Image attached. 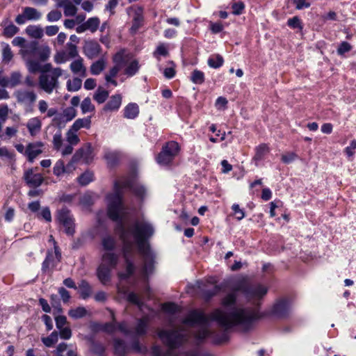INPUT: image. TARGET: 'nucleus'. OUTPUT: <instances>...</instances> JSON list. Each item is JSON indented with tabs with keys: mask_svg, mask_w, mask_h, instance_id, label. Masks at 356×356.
<instances>
[{
	"mask_svg": "<svg viewBox=\"0 0 356 356\" xmlns=\"http://www.w3.org/2000/svg\"><path fill=\"white\" fill-rule=\"evenodd\" d=\"M231 290L232 292L221 300L226 311L216 309L210 314V317L225 330L234 326L248 330L260 318L259 312L256 307H236V293L241 292L248 300H259L267 293L268 289L260 284H250L247 278L241 277L232 282Z\"/></svg>",
	"mask_w": 356,
	"mask_h": 356,
	"instance_id": "obj_1",
	"label": "nucleus"
},
{
	"mask_svg": "<svg viewBox=\"0 0 356 356\" xmlns=\"http://www.w3.org/2000/svg\"><path fill=\"white\" fill-rule=\"evenodd\" d=\"M111 195H106V210L99 211L97 215V234L102 238L99 248L101 261L97 269V276L104 285L109 284L111 280V236L108 229V226L111 221Z\"/></svg>",
	"mask_w": 356,
	"mask_h": 356,
	"instance_id": "obj_2",
	"label": "nucleus"
},
{
	"mask_svg": "<svg viewBox=\"0 0 356 356\" xmlns=\"http://www.w3.org/2000/svg\"><path fill=\"white\" fill-rule=\"evenodd\" d=\"M158 337L168 349L164 351L161 346H154L151 348L152 356H195L191 350L177 352V349L188 340L185 332L176 329L161 330L158 332Z\"/></svg>",
	"mask_w": 356,
	"mask_h": 356,
	"instance_id": "obj_3",
	"label": "nucleus"
},
{
	"mask_svg": "<svg viewBox=\"0 0 356 356\" xmlns=\"http://www.w3.org/2000/svg\"><path fill=\"white\" fill-rule=\"evenodd\" d=\"M154 234L153 225L147 221H136L132 230V236L137 244L139 253L144 259L143 273L147 276L153 270V254L147 241Z\"/></svg>",
	"mask_w": 356,
	"mask_h": 356,
	"instance_id": "obj_4",
	"label": "nucleus"
},
{
	"mask_svg": "<svg viewBox=\"0 0 356 356\" xmlns=\"http://www.w3.org/2000/svg\"><path fill=\"white\" fill-rule=\"evenodd\" d=\"M123 196L124 195L122 193L117 191L113 193V222H118L116 232L120 234L122 240L126 243L129 234L132 235L134 225L129 229L126 227V223L130 218L131 209L125 205Z\"/></svg>",
	"mask_w": 356,
	"mask_h": 356,
	"instance_id": "obj_5",
	"label": "nucleus"
},
{
	"mask_svg": "<svg viewBox=\"0 0 356 356\" xmlns=\"http://www.w3.org/2000/svg\"><path fill=\"white\" fill-rule=\"evenodd\" d=\"M115 191L122 193L126 189H129L131 193L143 202L147 195L146 187L138 181V177L136 172L122 176L114 183Z\"/></svg>",
	"mask_w": 356,
	"mask_h": 356,
	"instance_id": "obj_6",
	"label": "nucleus"
},
{
	"mask_svg": "<svg viewBox=\"0 0 356 356\" xmlns=\"http://www.w3.org/2000/svg\"><path fill=\"white\" fill-rule=\"evenodd\" d=\"M182 323L189 325L197 324L201 325L198 331L194 334L197 342L201 343L211 334L205 327L209 323V318L202 311L193 309L189 312L186 317L182 320Z\"/></svg>",
	"mask_w": 356,
	"mask_h": 356,
	"instance_id": "obj_7",
	"label": "nucleus"
},
{
	"mask_svg": "<svg viewBox=\"0 0 356 356\" xmlns=\"http://www.w3.org/2000/svg\"><path fill=\"white\" fill-rule=\"evenodd\" d=\"M63 74L60 67L54 68L47 73H41L38 79L39 88L47 94H51L59 86L58 78Z\"/></svg>",
	"mask_w": 356,
	"mask_h": 356,
	"instance_id": "obj_8",
	"label": "nucleus"
},
{
	"mask_svg": "<svg viewBox=\"0 0 356 356\" xmlns=\"http://www.w3.org/2000/svg\"><path fill=\"white\" fill-rule=\"evenodd\" d=\"M180 146L176 141L167 142L161 149V151L156 156V161L161 165H169L175 158L179 154Z\"/></svg>",
	"mask_w": 356,
	"mask_h": 356,
	"instance_id": "obj_9",
	"label": "nucleus"
},
{
	"mask_svg": "<svg viewBox=\"0 0 356 356\" xmlns=\"http://www.w3.org/2000/svg\"><path fill=\"white\" fill-rule=\"evenodd\" d=\"M44 144L42 141L29 143L26 147L22 144H16V150L23 154L29 163H33L35 159L43 152Z\"/></svg>",
	"mask_w": 356,
	"mask_h": 356,
	"instance_id": "obj_10",
	"label": "nucleus"
},
{
	"mask_svg": "<svg viewBox=\"0 0 356 356\" xmlns=\"http://www.w3.org/2000/svg\"><path fill=\"white\" fill-rule=\"evenodd\" d=\"M56 220L61 225L65 233L68 236H73L75 233V222L73 215L67 207H63L57 211Z\"/></svg>",
	"mask_w": 356,
	"mask_h": 356,
	"instance_id": "obj_11",
	"label": "nucleus"
},
{
	"mask_svg": "<svg viewBox=\"0 0 356 356\" xmlns=\"http://www.w3.org/2000/svg\"><path fill=\"white\" fill-rule=\"evenodd\" d=\"M14 95L17 102L24 106L26 113L33 111V106L38 98L37 94L34 90L30 89H19L15 92Z\"/></svg>",
	"mask_w": 356,
	"mask_h": 356,
	"instance_id": "obj_12",
	"label": "nucleus"
},
{
	"mask_svg": "<svg viewBox=\"0 0 356 356\" xmlns=\"http://www.w3.org/2000/svg\"><path fill=\"white\" fill-rule=\"evenodd\" d=\"M149 326V319L147 317L139 318L136 321V325L131 330L127 331L123 325H120V329L126 334L130 333L134 337L143 336L147 333Z\"/></svg>",
	"mask_w": 356,
	"mask_h": 356,
	"instance_id": "obj_13",
	"label": "nucleus"
},
{
	"mask_svg": "<svg viewBox=\"0 0 356 356\" xmlns=\"http://www.w3.org/2000/svg\"><path fill=\"white\" fill-rule=\"evenodd\" d=\"M93 148L90 143L79 149L74 154V160H79L85 163H90L94 158Z\"/></svg>",
	"mask_w": 356,
	"mask_h": 356,
	"instance_id": "obj_14",
	"label": "nucleus"
},
{
	"mask_svg": "<svg viewBox=\"0 0 356 356\" xmlns=\"http://www.w3.org/2000/svg\"><path fill=\"white\" fill-rule=\"evenodd\" d=\"M291 305L289 300L286 298L280 300L274 305L272 314L277 317H286L291 311Z\"/></svg>",
	"mask_w": 356,
	"mask_h": 356,
	"instance_id": "obj_15",
	"label": "nucleus"
},
{
	"mask_svg": "<svg viewBox=\"0 0 356 356\" xmlns=\"http://www.w3.org/2000/svg\"><path fill=\"white\" fill-rule=\"evenodd\" d=\"M130 60L129 54L124 49L120 50L113 57V61L116 64V66L113 67V77L118 72L120 69L128 63Z\"/></svg>",
	"mask_w": 356,
	"mask_h": 356,
	"instance_id": "obj_16",
	"label": "nucleus"
},
{
	"mask_svg": "<svg viewBox=\"0 0 356 356\" xmlns=\"http://www.w3.org/2000/svg\"><path fill=\"white\" fill-rule=\"evenodd\" d=\"M24 179L30 187H39L43 182L44 178L40 173H34L32 169L24 172Z\"/></svg>",
	"mask_w": 356,
	"mask_h": 356,
	"instance_id": "obj_17",
	"label": "nucleus"
},
{
	"mask_svg": "<svg viewBox=\"0 0 356 356\" xmlns=\"http://www.w3.org/2000/svg\"><path fill=\"white\" fill-rule=\"evenodd\" d=\"M83 49L86 56L92 59L99 54L100 45L95 40H88L85 42Z\"/></svg>",
	"mask_w": 356,
	"mask_h": 356,
	"instance_id": "obj_18",
	"label": "nucleus"
},
{
	"mask_svg": "<svg viewBox=\"0 0 356 356\" xmlns=\"http://www.w3.org/2000/svg\"><path fill=\"white\" fill-rule=\"evenodd\" d=\"M40 47L36 41H32L26 44L24 49L21 50V54L23 58H34L37 57Z\"/></svg>",
	"mask_w": 356,
	"mask_h": 356,
	"instance_id": "obj_19",
	"label": "nucleus"
},
{
	"mask_svg": "<svg viewBox=\"0 0 356 356\" xmlns=\"http://www.w3.org/2000/svg\"><path fill=\"white\" fill-rule=\"evenodd\" d=\"M42 121L39 117L30 118L26 122V128L32 137L37 136L42 129Z\"/></svg>",
	"mask_w": 356,
	"mask_h": 356,
	"instance_id": "obj_20",
	"label": "nucleus"
},
{
	"mask_svg": "<svg viewBox=\"0 0 356 356\" xmlns=\"http://www.w3.org/2000/svg\"><path fill=\"white\" fill-rule=\"evenodd\" d=\"M98 195L92 191L85 193L80 198L79 203L85 209H89L93 205Z\"/></svg>",
	"mask_w": 356,
	"mask_h": 356,
	"instance_id": "obj_21",
	"label": "nucleus"
},
{
	"mask_svg": "<svg viewBox=\"0 0 356 356\" xmlns=\"http://www.w3.org/2000/svg\"><path fill=\"white\" fill-rule=\"evenodd\" d=\"M74 59V60L70 65L71 71L74 74H79L81 76H86V68L83 65V59L81 56Z\"/></svg>",
	"mask_w": 356,
	"mask_h": 356,
	"instance_id": "obj_22",
	"label": "nucleus"
},
{
	"mask_svg": "<svg viewBox=\"0 0 356 356\" xmlns=\"http://www.w3.org/2000/svg\"><path fill=\"white\" fill-rule=\"evenodd\" d=\"M79 292L80 297L83 300H86L90 298L92 294V287L86 280H82L79 283Z\"/></svg>",
	"mask_w": 356,
	"mask_h": 356,
	"instance_id": "obj_23",
	"label": "nucleus"
},
{
	"mask_svg": "<svg viewBox=\"0 0 356 356\" xmlns=\"http://www.w3.org/2000/svg\"><path fill=\"white\" fill-rule=\"evenodd\" d=\"M143 10L141 7L137 8L134 11L133 24L130 29L132 33H135L142 26L143 22Z\"/></svg>",
	"mask_w": 356,
	"mask_h": 356,
	"instance_id": "obj_24",
	"label": "nucleus"
},
{
	"mask_svg": "<svg viewBox=\"0 0 356 356\" xmlns=\"http://www.w3.org/2000/svg\"><path fill=\"white\" fill-rule=\"evenodd\" d=\"M90 330L94 333L97 332H111V323H100L97 322L92 321L89 325Z\"/></svg>",
	"mask_w": 356,
	"mask_h": 356,
	"instance_id": "obj_25",
	"label": "nucleus"
},
{
	"mask_svg": "<svg viewBox=\"0 0 356 356\" xmlns=\"http://www.w3.org/2000/svg\"><path fill=\"white\" fill-rule=\"evenodd\" d=\"M38 108L40 114L46 113V118H51L56 113V108H49L47 102L44 99H40L38 102Z\"/></svg>",
	"mask_w": 356,
	"mask_h": 356,
	"instance_id": "obj_26",
	"label": "nucleus"
},
{
	"mask_svg": "<svg viewBox=\"0 0 356 356\" xmlns=\"http://www.w3.org/2000/svg\"><path fill=\"white\" fill-rule=\"evenodd\" d=\"M58 6L63 8L65 16H74L77 12V8L70 0H61Z\"/></svg>",
	"mask_w": 356,
	"mask_h": 356,
	"instance_id": "obj_27",
	"label": "nucleus"
},
{
	"mask_svg": "<svg viewBox=\"0 0 356 356\" xmlns=\"http://www.w3.org/2000/svg\"><path fill=\"white\" fill-rule=\"evenodd\" d=\"M139 114V107L136 103L128 104L124 109V117L127 119H135Z\"/></svg>",
	"mask_w": 356,
	"mask_h": 356,
	"instance_id": "obj_28",
	"label": "nucleus"
},
{
	"mask_svg": "<svg viewBox=\"0 0 356 356\" xmlns=\"http://www.w3.org/2000/svg\"><path fill=\"white\" fill-rule=\"evenodd\" d=\"M269 148L266 144H261L255 148V154L253 157L254 161L256 162V165H258V162L263 160L265 156L268 153Z\"/></svg>",
	"mask_w": 356,
	"mask_h": 356,
	"instance_id": "obj_29",
	"label": "nucleus"
},
{
	"mask_svg": "<svg viewBox=\"0 0 356 356\" xmlns=\"http://www.w3.org/2000/svg\"><path fill=\"white\" fill-rule=\"evenodd\" d=\"M56 265V264L54 261L52 252L48 250L47 256L42 264V271L44 273H49L50 269L54 268Z\"/></svg>",
	"mask_w": 356,
	"mask_h": 356,
	"instance_id": "obj_30",
	"label": "nucleus"
},
{
	"mask_svg": "<svg viewBox=\"0 0 356 356\" xmlns=\"http://www.w3.org/2000/svg\"><path fill=\"white\" fill-rule=\"evenodd\" d=\"M91 126V118L86 117L83 118H78L74 121L73 124L71 126L74 130H76L77 131L82 129H90Z\"/></svg>",
	"mask_w": 356,
	"mask_h": 356,
	"instance_id": "obj_31",
	"label": "nucleus"
},
{
	"mask_svg": "<svg viewBox=\"0 0 356 356\" xmlns=\"http://www.w3.org/2000/svg\"><path fill=\"white\" fill-rule=\"evenodd\" d=\"M95 179L94 173L90 170H86L77 177L79 185L86 186Z\"/></svg>",
	"mask_w": 356,
	"mask_h": 356,
	"instance_id": "obj_32",
	"label": "nucleus"
},
{
	"mask_svg": "<svg viewBox=\"0 0 356 356\" xmlns=\"http://www.w3.org/2000/svg\"><path fill=\"white\" fill-rule=\"evenodd\" d=\"M88 312L86 307L80 306L76 308L70 309L68 311V315L73 319H79L86 316Z\"/></svg>",
	"mask_w": 356,
	"mask_h": 356,
	"instance_id": "obj_33",
	"label": "nucleus"
},
{
	"mask_svg": "<svg viewBox=\"0 0 356 356\" xmlns=\"http://www.w3.org/2000/svg\"><path fill=\"white\" fill-rule=\"evenodd\" d=\"M113 348L117 356H123L127 352L126 345L122 340L113 339Z\"/></svg>",
	"mask_w": 356,
	"mask_h": 356,
	"instance_id": "obj_34",
	"label": "nucleus"
},
{
	"mask_svg": "<svg viewBox=\"0 0 356 356\" xmlns=\"http://www.w3.org/2000/svg\"><path fill=\"white\" fill-rule=\"evenodd\" d=\"M24 60L26 62V65L29 72L34 74L41 71V65L40 61L31 58H24Z\"/></svg>",
	"mask_w": 356,
	"mask_h": 356,
	"instance_id": "obj_35",
	"label": "nucleus"
},
{
	"mask_svg": "<svg viewBox=\"0 0 356 356\" xmlns=\"http://www.w3.org/2000/svg\"><path fill=\"white\" fill-rule=\"evenodd\" d=\"M24 10L29 21H36L40 19L42 17V13L35 8L25 7Z\"/></svg>",
	"mask_w": 356,
	"mask_h": 356,
	"instance_id": "obj_36",
	"label": "nucleus"
},
{
	"mask_svg": "<svg viewBox=\"0 0 356 356\" xmlns=\"http://www.w3.org/2000/svg\"><path fill=\"white\" fill-rule=\"evenodd\" d=\"M223 58L219 54L210 56L207 60L208 65L213 69L219 68L223 65Z\"/></svg>",
	"mask_w": 356,
	"mask_h": 356,
	"instance_id": "obj_37",
	"label": "nucleus"
},
{
	"mask_svg": "<svg viewBox=\"0 0 356 356\" xmlns=\"http://www.w3.org/2000/svg\"><path fill=\"white\" fill-rule=\"evenodd\" d=\"M51 118L52 124L56 126L59 129V130L65 127L66 123L67 122V121H65V119L63 114L58 113V108H56V113Z\"/></svg>",
	"mask_w": 356,
	"mask_h": 356,
	"instance_id": "obj_38",
	"label": "nucleus"
},
{
	"mask_svg": "<svg viewBox=\"0 0 356 356\" xmlns=\"http://www.w3.org/2000/svg\"><path fill=\"white\" fill-rule=\"evenodd\" d=\"M108 92L102 87H99L94 94L93 99L98 103H104L108 97Z\"/></svg>",
	"mask_w": 356,
	"mask_h": 356,
	"instance_id": "obj_39",
	"label": "nucleus"
},
{
	"mask_svg": "<svg viewBox=\"0 0 356 356\" xmlns=\"http://www.w3.org/2000/svg\"><path fill=\"white\" fill-rule=\"evenodd\" d=\"M126 272L119 273V277L120 280H124L129 278L131 275H133L135 270V266L134 264L128 259L126 258Z\"/></svg>",
	"mask_w": 356,
	"mask_h": 356,
	"instance_id": "obj_40",
	"label": "nucleus"
},
{
	"mask_svg": "<svg viewBox=\"0 0 356 356\" xmlns=\"http://www.w3.org/2000/svg\"><path fill=\"white\" fill-rule=\"evenodd\" d=\"M140 65L137 60H133L127 66L124 70V74L128 76H133L139 70Z\"/></svg>",
	"mask_w": 356,
	"mask_h": 356,
	"instance_id": "obj_41",
	"label": "nucleus"
},
{
	"mask_svg": "<svg viewBox=\"0 0 356 356\" xmlns=\"http://www.w3.org/2000/svg\"><path fill=\"white\" fill-rule=\"evenodd\" d=\"M58 339V334L56 331L52 332L50 335L47 337H42V341L47 347L53 346Z\"/></svg>",
	"mask_w": 356,
	"mask_h": 356,
	"instance_id": "obj_42",
	"label": "nucleus"
},
{
	"mask_svg": "<svg viewBox=\"0 0 356 356\" xmlns=\"http://www.w3.org/2000/svg\"><path fill=\"white\" fill-rule=\"evenodd\" d=\"M76 132V130H74L73 128L70 127L66 133V140L68 143L76 145L79 143L80 139Z\"/></svg>",
	"mask_w": 356,
	"mask_h": 356,
	"instance_id": "obj_43",
	"label": "nucleus"
},
{
	"mask_svg": "<svg viewBox=\"0 0 356 356\" xmlns=\"http://www.w3.org/2000/svg\"><path fill=\"white\" fill-rule=\"evenodd\" d=\"M204 74L199 70H194L191 76V81L195 84H202L204 82Z\"/></svg>",
	"mask_w": 356,
	"mask_h": 356,
	"instance_id": "obj_44",
	"label": "nucleus"
},
{
	"mask_svg": "<svg viewBox=\"0 0 356 356\" xmlns=\"http://www.w3.org/2000/svg\"><path fill=\"white\" fill-rule=\"evenodd\" d=\"M221 290V287L219 285H215L211 289H204L202 291V297L206 301H209L214 296L218 294Z\"/></svg>",
	"mask_w": 356,
	"mask_h": 356,
	"instance_id": "obj_45",
	"label": "nucleus"
},
{
	"mask_svg": "<svg viewBox=\"0 0 356 356\" xmlns=\"http://www.w3.org/2000/svg\"><path fill=\"white\" fill-rule=\"evenodd\" d=\"M22 74L19 72H13L10 77L8 78V86L14 88L21 83Z\"/></svg>",
	"mask_w": 356,
	"mask_h": 356,
	"instance_id": "obj_46",
	"label": "nucleus"
},
{
	"mask_svg": "<svg viewBox=\"0 0 356 356\" xmlns=\"http://www.w3.org/2000/svg\"><path fill=\"white\" fill-rule=\"evenodd\" d=\"M82 85V81L79 78H74L72 80H68L67 82V88L69 91H77L79 90Z\"/></svg>",
	"mask_w": 356,
	"mask_h": 356,
	"instance_id": "obj_47",
	"label": "nucleus"
},
{
	"mask_svg": "<svg viewBox=\"0 0 356 356\" xmlns=\"http://www.w3.org/2000/svg\"><path fill=\"white\" fill-rule=\"evenodd\" d=\"M26 32L28 35L35 38H40L43 35L42 29L36 26L31 25L27 26Z\"/></svg>",
	"mask_w": 356,
	"mask_h": 356,
	"instance_id": "obj_48",
	"label": "nucleus"
},
{
	"mask_svg": "<svg viewBox=\"0 0 356 356\" xmlns=\"http://www.w3.org/2000/svg\"><path fill=\"white\" fill-rule=\"evenodd\" d=\"M54 59L57 64H62L66 63L67 61L72 58H70V56H68L67 52H66L65 50H62L58 51L54 55Z\"/></svg>",
	"mask_w": 356,
	"mask_h": 356,
	"instance_id": "obj_49",
	"label": "nucleus"
},
{
	"mask_svg": "<svg viewBox=\"0 0 356 356\" xmlns=\"http://www.w3.org/2000/svg\"><path fill=\"white\" fill-rule=\"evenodd\" d=\"M65 169L64 161L61 159H59L56 162L53 168V173L56 177H60L64 174H66Z\"/></svg>",
	"mask_w": 356,
	"mask_h": 356,
	"instance_id": "obj_50",
	"label": "nucleus"
},
{
	"mask_svg": "<svg viewBox=\"0 0 356 356\" xmlns=\"http://www.w3.org/2000/svg\"><path fill=\"white\" fill-rule=\"evenodd\" d=\"M105 65L102 60H99L90 66V72L94 75L99 74L104 69Z\"/></svg>",
	"mask_w": 356,
	"mask_h": 356,
	"instance_id": "obj_51",
	"label": "nucleus"
},
{
	"mask_svg": "<svg viewBox=\"0 0 356 356\" xmlns=\"http://www.w3.org/2000/svg\"><path fill=\"white\" fill-rule=\"evenodd\" d=\"M85 25L88 30H90L92 33L95 32L99 25V19L98 17H90L86 22Z\"/></svg>",
	"mask_w": 356,
	"mask_h": 356,
	"instance_id": "obj_52",
	"label": "nucleus"
},
{
	"mask_svg": "<svg viewBox=\"0 0 356 356\" xmlns=\"http://www.w3.org/2000/svg\"><path fill=\"white\" fill-rule=\"evenodd\" d=\"M81 109L82 113L85 114L88 112H92L95 110V106L91 103L90 97H86L81 104Z\"/></svg>",
	"mask_w": 356,
	"mask_h": 356,
	"instance_id": "obj_53",
	"label": "nucleus"
},
{
	"mask_svg": "<svg viewBox=\"0 0 356 356\" xmlns=\"http://www.w3.org/2000/svg\"><path fill=\"white\" fill-rule=\"evenodd\" d=\"M54 149L58 151L61 149L63 145L62 133L60 130L57 131L53 136Z\"/></svg>",
	"mask_w": 356,
	"mask_h": 356,
	"instance_id": "obj_54",
	"label": "nucleus"
},
{
	"mask_svg": "<svg viewBox=\"0 0 356 356\" xmlns=\"http://www.w3.org/2000/svg\"><path fill=\"white\" fill-rule=\"evenodd\" d=\"M66 52H67L70 58L72 59L79 57L77 46L72 42H67L66 44Z\"/></svg>",
	"mask_w": 356,
	"mask_h": 356,
	"instance_id": "obj_55",
	"label": "nucleus"
},
{
	"mask_svg": "<svg viewBox=\"0 0 356 356\" xmlns=\"http://www.w3.org/2000/svg\"><path fill=\"white\" fill-rule=\"evenodd\" d=\"M65 121L67 122L72 120L76 115V111L74 107H67L62 113Z\"/></svg>",
	"mask_w": 356,
	"mask_h": 356,
	"instance_id": "obj_56",
	"label": "nucleus"
},
{
	"mask_svg": "<svg viewBox=\"0 0 356 356\" xmlns=\"http://www.w3.org/2000/svg\"><path fill=\"white\" fill-rule=\"evenodd\" d=\"M18 31L19 29L13 23H10L4 28L3 35H5L7 38H11L14 35H15Z\"/></svg>",
	"mask_w": 356,
	"mask_h": 356,
	"instance_id": "obj_57",
	"label": "nucleus"
},
{
	"mask_svg": "<svg viewBox=\"0 0 356 356\" xmlns=\"http://www.w3.org/2000/svg\"><path fill=\"white\" fill-rule=\"evenodd\" d=\"M287 25L291 29H298L302 30L303 28L300 19L298 16L289 18L287 21Z\"/></svg>",
	"mask_w": 356,
	"mask_h": 356,
	"instance_id": "obj_58",
	"label": "nucleus"
},
{
	"mask_svg": "<svg viewBox=\"0 0 356 356\" xmlns=\"http://www.w3.org/2000/svg\"><path fill=\"white\" fill-rule=\"evenodd\" d=\"M127 300L129 302L136 305L140 309H142L143 302L136 293H129L127 296Z\"/></svg>",
	"mask_w": 356,
	"mask_h": 356,
	"instance_id": "obj_59",
	"label": "nucleus"
},
{
	"mask_svg": "<svg viewBox=\"0 0 356 356\" xmlns=\"http://www.w3.org/2000/svg\"><path fill=\"white\" fill-rule=\"evenodd\" d=\"M352 49V46L346 41L341 42L338 48H337V54L339 56H343L344 54L350 51Z\"/></svg>",
	"mask_w": 356,
	"mask_h": 356,
	"instance_id": "obj_60",
	"label": "nucleus"
},
{
	"mask_svg": "<svg viewBox=\"0 0 356 356\" xmlns=\"http://www.w3.org/2000/svg\"><path fill=\"white\" fill-rule=\"evenodd\" d=\"M2 56L3 61L6 63H8L13 58V55L9 44H5L3 45Z\"/></svg>",
	"mask_w": 356,
	"mask_h": 356,
	"instance_id": "obj_61",
	"label": "nucleus"
},
{
	"mask_svg": "<svg viewBox=\"0 0 356 356\" xmlns=\"http://www.w3.org/2000/svg\"><path fill=\"white\" fill-rule=\"evenodd\" d=\"M50 56V49L48 47H43L40 48L37 57L39 58L40 61H45Z\"/></svg>",
	"mask_w": 356,
	"mask_h": 356,
	"instance_id": "obj_62",
	"label": "nucleus"
},
{
	"mask_svg": "<svg viewBox=\"0 0 356 356\" xmlns=\"http://www.w3.org/2000/svg\"><path fill=\"white\" fill-rule=\"evenodd\" d=\"M232 13L235 15H241L244 8H245V4L242 1L236 2L232 4Z\"/></svg>",
	"mask_w": 356,
	"mask_h": 356,
	"instance_id": "obj_63",
	"label": "nucleus"
},
{
	"mask_svg": "<svg viewBox=\"0 0 356 356\" xmlns=\"http://www.w3.org/2000/svg\"><path fill=\"white\" fill-rule=\"evenodd\" d=\"M168 55V51L166 45L165 44H160L156 47L155 51L154 52V56L157 57L158 56H167Z\"/></svg>",
	"mask_w": 356,
	"mask_h": 356,
	"instance_id": "obj_64",
	"label": "nucleus"
}]
</instances>
